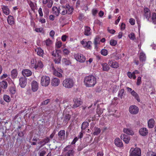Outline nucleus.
Listing matches in <instances>:
<instances>
[{
    "instance_id": "f704fd0d",
    "label": "nucleus",
    "mask_w": 156,
    "mask_h": 156,
    "mask_svg": "<svg viewBox=\"0 0 156 156\" xmlns=\"http://www.w3.org/2000/svg\"><path fill=\"white\" fill-rule=\"evenodd\" d=\"M52 13L56 16H58L59 14V8H57L56 7L54 6L52 8Z\"/></svg>"
},
{
    "instance_id": "8fccbe9b",
    "label": "nucleus",
    "mask_w": 156,
    "mask_h": 156,
    "mask_svg": "<svg viewBox=\"0 0 156 156\" xmlns=\"http://www.w3.org/2000/svg\"><path fill=\"white\" fill-rule=\"evenodd\" d=\"M128 37L130 40H134L136 39V37L134 34L133 33H131L129 34Z\"/></svg>"
},
{
    "instance_id": "338daca9",
    "label": "nucleus",
    "mask_w": 156,
    "mask_h": 156,
    "mask_svg": "<svg viewBox=\"0 0 156 156\" xmlns=\"http://www.w3.org/2000/svg\"><path fill=\"white\" fill-rule=\"evenodd\" d=\"M129 23L131 25H134L135 24L134 19L133 18H130L129 19Z\"/></svg>"
},
{
    "instance_id": "20e7f679",
    "label": "nucleus",
    "mask_w": 156,
    "mask_h": 156,
    "mask_svg": "<svg viewBox=\"0 0 156 156\" xmlns=\"http://www.w3.org/2000/svg\"><path fill=\"white\" fill-rule=\"evenodd\" d=\"M74 80L72 78H67L63 81L62 85L65 88L69 89L74 86Z\"/></svg>"
},
{
    "instance_id": "f8f14e48",
    "label": "nucleus",
    "mask_w": 156,
    "mask_h": 156,
    "mask_svg": "<svg viewBox=\"0 0 156 156\" xmlns=\"http://www.w3.org/2000/svg\"><path fill=\"white\" fill-rule=\"evenodd\" d=\"M144 16L147 21H149L151 14L149 9L147 7L145 8L144 10Z\"/></svg>"
},
{
    "instance_id": "c03bdc74",
    "label": "nucleus",
    "mask_w": 156,
    "mask_h": 156,
    "mask_svg": "<svg viewBox=\"0 0 156 156\" xmlns=\"http://www.w3.org/2000/svg\"><path fill=\"white\" fill-rule=\"evenodd\" d=\"M62 62L66 65H69L71 64V62L69 60L66 58H63L62 60Z\"/></svg>"
},
{
    "instance_id": "7ed1b4c3",
    "label": "nucleus",
    "mask_w": 156,
    "mask_h": 156,
    "mask_svg": "<svg viewBox=\"0 0 156 156\" xmlns=\"http://www.w3.org/2000/svg\"><path fill=\"white\" fill-rule=\"evenodd\" d=\"M60 53L61 51L59 50H56L51 52L52 58L55 64H58L61 63L62 57L60 54Z\"/></svg>"
},
{
    "instance_id": "c756f323",
    "label": "nucleus",
    "mask_w": 156,
    "mask_h": 156,
    "mask_svg": "<svg viewBox=\"0 0 156 156\" xmlns=\"http://www.w3.org/2000/svg\"><path fill=\"white\" fill-rule=\"evenodd\" d=\"M66 10L65 6H60L59 7V13H61L62 15H64L66 14Z\"/></svg>"
},
{
    "instance_id": "c9c22d12",
    "label": "nucleus",
    "mask_w": 156,
    "mask_h": 156,
    "mask_svg": "<svg viewBox=\"0 0 156 156\" xmlns=\"http://www.w3.org/2000/svg\"><path fill=\"white\" fill-rule=\"evenodd\" d=\"M131 94L135 98L138 102H140V100L138 94L134 90H133L131 92Z\"/></svg>"
},
{
    "instance_id": "6e6552de",
    "label": "nucleus",
    "mask_w": 156,
    "mask_h": 156,
    "mask_svg": "<svg viewBox=\"0 0 156 156\" xmlns=\"http://www.w3.org/2000/svg\"><path fill=\"white\" fill-rule=\"evenodd\" d=\"M52 69L53 75L59 78H61L62 77V73H63V71L61 69L58 68L56 69L54 66H53L52 67Z\"/></svg>"
},
{
    "instance_id": "39448f33",
    "label": "nucleus",
    "mask_w": 156,
    "mask_h": 156,
    "mask_svg": "<svg viewBox=\"0 0 156 156\" xmlns=\"http://www.w3.org/2000/svg\"><path fill=\"white\" fill-rule=\"evenodd\" d=\"M65 153V156H74L75 151L71 145L66 147L63 149Z\"/></svg>"
},
{
    "instance_id": "f257e3e1",
    "label": "nucleus",
    "mask_w": 156,
    "mask_h": 156,
    "mask_svg": "<svg viewBox=\"0 0 156 156\" xmlns=\"http://www.w3.org/2000/svg\"><path fill=\"white\" fill-rule=\"evenodd\" d=\"M83 83L86 87H93L97 83V78L93 75H90L84 77Z\"/></svg>"
},
{
    "instance_id": "09e8293b",
    "label": "nucleus",
    "mask_w": 156,
    "mask_h": 156,
    "mask_svg": "<svg viewBox=\"0 0 156 156\" xmlns=\"http://www.w3.org/2000/svg\"><path fill=\"white\" fill-rule=\"evenodd\" d=\"M101 54L104 56H106L108 53V51L105 49H102L101 51Z\"/></svg>"
},
{
    "instance_id": "423d86ee",
    "label": "nucleus",
    "mask_w": 156,
    "mask_h": 156,
    "mask_svg": "<svg viewBox=\"0 0 156 156\" xmlns=\"http://www.w3.org/2000/svg\"><path fill=\"white\" fill-rule=\"evenodd\" d=\"M129 156H141V150L139 147H132L129 151Z\"/></svg>"
},
{
    "instance_id": "a18cd8bd",
    "label": "nucleus",
    "mask_w": 156,
    "mask_h": 156,
    "mask_svg": "<svg viewBox=\"0 0 156 156\" xmlns=\"http://www.w3.org/2000/svg\"><path fill=\"white\" fill-rule=\"evenodd\" d=\"M125 90L123 89H121L119 92L118 96L120 97L121 99H122L124 94Z\"/></svg>"
},
{
    "instance_id": "ea45409f",
    "label": "nucleus",
    "mask_w": 156,
    "mask_h": 156,
    "mask_svg": "<svg viewBox=\"0 0 156 156\" xmlns=\"http://www.w3.org/2000/svg\"><path fill=\"white\" fill-rule=\"evenodd\" d=\"M89 125V122H83L81 127L82 130H85Z\"/></svg>"
},
{
    "instance_id": "69168bd1",
    "label": "nucleus",
    "mask_w": 156,
    "mask_h": 156,
    "mask_svg": "<svg viewBox=\"0 0 156 156\" xmlns=\"http://www.w3.org/2000/svg\"><path fill=\"white\" fill-rule=\"evenodd\" d=\"M50 99H47L44 101H43L42 103V105H47L50 101Z\"/></svg>"
},
{
    "instance_id": "a19ab883",
    "label": "nucleus",
    "mask_w": 156,
    "mask_h": 156,
    "mask_svg": "<svg viewBox=\"0 0 156 156\" xmlns=\"http://www.w3.org/2000/svg\"><path fill=\"white\" fill-rule=\"evenodd\" d=\"M29 5L33 11H34L35 9V6L34 2L30 1L28 2Z\"/></svg>"
},
{
    "instance_id": "9b49d317",
    "label": "nucleus",
    "mask_w": 156,
    "mask_h": 156,
    "mask_svg": "<svg viewBox=\"0 0 156 156\" xmlns=\"http://www.w3.org/2000/svg\"><path fill=\"white\" fill-rule=\"evenodd\" d=\"M129 111L131 114L135 115L137 114L139 111V108L135 105H132L129 108Z\"/></svg>"
},
{
    "instance_id": "79ce46f5",
    "label": "nucleus",
    "mask_w": 156,
    "mask_h": 156,
    "mask_svg": "<svg viewBox=\"0 0 156 156\" xmlns=\"http://www.w3.org/2000/svg\"><path fill=\"white\" fill-rule=\"evenodd\" d=\"M3 98L4 100L7 103H9L11 101V98L9 96L6 95L4 94L3 96Z\"/></svg>"
},
{
    "instance_id": "49530a36",
    "label": "nucleus",
    "mask_w": 156,
    "mask_h": 156,
    "mask_svg": "<svg viewBox=\"0 0 156 156\" xmlns=\"http://www.w3.org/2000/svg\"><path fill=\"white\" fill-rule=\"evenodd\" d=\"M153 23L155 24H156V13L155 12H153L151 17Z\"/></svg>"
},
{
    "instance_id": "774afa93",
    "label": "nucleus",
    "mask_w": 156,
    "mask_h": 156,
    "mask_svg": "<svg viewBox=\"0 0 156 156\" xmlns=\"http://www.w3.org/2000/svg\"><path fill=\"white\" fill-rule=\"evenodd\" d=\"M79 139V137H75L72 141V142L71 143V144L73 145L74 144H75L76 142Z\"/></svg>"
},
{
    "instance_id": "473e14b6",
    "label": "nucleus",
    "mask_w": 156,
    "mask_h": 156,
    "mask_svg": "<svg viewBox=\"0 0 156 156\" xmlns=\"http://www.w3.org/2000/svg\"><path fill=\"white\" fill-rule=\"evenodd\" d=\"M7 20L8 23L10 25H12L14 23V18L11 15L8 16Z\"/></svg>"
},
{
    "instance_id": "bf43d9fd",
    "label": "nucleus",
    "mask_w": 156,
    "mask_h": 156,
    "mask_svg": "<svg viewBox=\"0 0 156 156\" xmlns=\"http://www.w3.org/2000/svg\"><path fill=\"white\" fill-rule=\"evenodd\" d=\"M38 144H41V145L40 146L38 149V150H39L41 147L45 145L46 144L44 142V140H41V141L38 142Z\"/></svg>"
},
{
    "instance_id": "1a4fd4ad",
    "label": "nucleus",
    "mask_w": 156,
    "mask_h": 156,
    "mask_svg": "<svg viewBox=\"0 0 156 156\" xmlns=\"http://www.w3.org/2000/svg\"><path fill=\"white\" fill-rule=\"evenodd\" d=\"M74 58L75 59L79 62L83 63L85 62L86 58L83 55L80 53H77L74 55Z\"/></svg>"
},
{
    "instance_id": "13d9d810",
    "label": "nucleus",
    "mask_w": 156,
    "mask_h": 156,
    "mask_svg": "<svg viewBox=\"0 0 156 156\" xmlns=\"http://www.w3.org/2000/svg\"><path fill=\"white\" fill-rule=\"evenodd\" d=\"M141 78L140 76H138L137 78L136 84L137 85H140L141 83Z\"/></svg>"
},
{
    "instance_id": "c85d7f7f",
    "label": "nucleus",
    "mask_w": 156,
    "mask_h": 156,
    "mask_svg": "<svg viewBox=\"0 0 156 156\" xmlns=\"http://www.w3.org/2000/svg\"><path fill=\"white\" fill-rule=\"evenodd\" d=\"M18 75L17 71L16 69H14L12 70L11 72V76L12 79L16 78Z\"/></svg>"
},
{
    "instance_id": "72a5a7b5",
    "label": "nucleus",
    "mask_w": 156,
    "mask_h": 156,
    "mask_svg": "<svg viewBox=\"0 0 156 156\" xmlns=\"http://www.w3.org/2000/svg\"><path fill=\"white\" fill-rule=\"evenodd\" d=\"M139 59L140 61L145 62L146 59L145 54L143 52H141L140 54Z\"/></svg>"
},
{
    "instance_id": "393cba45",
    "label": "nucleus",
    "mask_w": 156,
    "mask_h": 156,
    "mask_svg": "<svg viewBox=\"0 0 156 156\" xmlns=\"http://www.w3.org/2000/svg\"><path fill=\"white\" fill-rule=\"evenodd\" d=\"M35 51L37 52V55L41 57H43L44 52L43 50L40 47H38L36 49Z\"/></svg>"
},
{
    "instance_id": "412c9836",
    "label": "nucleus",
    "mask_w": 156,
    "mask_h": 156,
    "mask_svg": "<svg viewBox=\"0 0 156 156\" xmlns=\"http://www.w3.org/2000/svg\"><path fill=\"white\" fill-rule=\"evenodd\" d=\"M65 132L64 130H61L58 133V136L59 140H63L65 139Z\"/></svg>"
},
{
    "instance_id": "4d7b16f0",
    "label": "nucleus",
    "mask_w": 156,
    "mask_h": 156,
    "mask_svg": "<svg viewBox=\"0 0 156 156\" xmlns=\"http://www.w3.org/2000/svg\"><path fill=\"white\" fill-rule=\"evenodd\" d=\"M63 55H68L69 54L70 51L67 49H65L63 50Z\"/></svg>"
},
{
    "instance_id": "6ab92c4d",
    "label": "nucleus",
    "mask_w": 156,
    "mask_h": 156,
    "mask_svg": "<svg viewBox=\"0 0 156 156\" xmlns=\"http://www.w3.org/2000/svg\"><path fill=\"white\" fill-rule=\"evenodd\" d=\"M121 139L123 140L126 144H128L129 143L130 140V137L127 135L122 134L120 137Z\"/></svg>"
},
{
    "instance_id": "603ef678",
    "label": "nucleus",
    "mask_w": 156,
    "mask_h": 156,
    "mask_svg": "<svg viewBox=\"0 0 156 156\" xmlns=\"http://www.w3.org/2000/svg\"><path fill=\"white\" fill-rule=\"evenodd\" d=\"M62 42L61 41H58L56 43L55 45L57 48H60L62 46Z\"/></svg>"
},
{
    "instance_id": "864d4df0",
    "label": "nucleus",
    "mask_w": 156,
    "mask_h": 156,
    "mask_svg": "<svg viewBox=\"0 0 156 156\" xmlns=\"http://www.w3.org/2000/svg\"><path fill=\"white\" fill-rule=\"evenodd\" d=\"M127 75L128 77L129 78H133V79H134V77L133 75V72L131 73L130 72H128L127 73Z\"/></svg>"
},
{
    "instance_id": "f03ea898",
    "label": "nucleus",
    "mask_w": 156,
    "mask_h": 156,
    "mask_svg": "<svg viewBox=\"0 0 156 156\" xmlns=\"http://www.w3.org/2000/svg\"><path fill=\"white\" fill-rule=\"evenodd\" d=\"M43 66V64L41 60H36L34 58L31 59L30 65V67L31 68H34L36 69H40L42 68Z\"/></svg>"
},
{
    "instance_id": "e2e57ef3",
    "label": "nucleus",
    "mask_w": 156,
    "mask_h": 156,
    "mask_svg": "<svg viewBox=\"0 0 156 156\" xmlns=\"http://www.w3.org/2000/svg\"><path fill=\"white\" fill-rule=\"evenodd\" d=\"M43 29L42 27L36 28L35 30L37 32H42Z\"/></svg>"
},
{
    "instance_id": "cd10ccee",
    "label": "nucleus",
    "mask_w": 156,
    "mask_h": 156,
    "mask_svg": "<svg viewBox=\"0 0 156 156\" xmlns=\"http://www.w3.org/2000/svg\"><path fill=\"white\" fill-rule=\"evenodd\" d=\"M91 34V30L90 27L86 26L85 27L84 31V34L87 36H89Z\"/></svg>"
},
{
    "instance_id": "052dcab7",
    "label": "nucleus",
    "mask_w": 156,
    "mask_h": 156,
    "mask_svg": "<svg viewBox=\"0 0 156 156\" xmlns=\"http://www.w3.org/2000/svg\"><path fill=\"white\" fill-rule=\"evenodd\" d=\"M38 12L39 15V16L41 17H43V14L42 11V9L41 7H40L39 9Z\"/></svg>"
},
{
    "instance_id": "dca6fc26",
    "label": "nucleus",
    "mask_w": 156,
    "mask_h": 156,
    "mask_svg": "<svg viewBox=\"0 0 156 156\" xmlns=\"http://www.w3.org/2000/svg\"><path fill=\"white\" fill-rule=\"evenodd\" d=\"M114 143L117 147L120 148L123 147L124 145L122 141L119 138H116L114 140Z\"/></svg>"
},
{
    "instance_id": "4468645a",
    "label": "nucleus",
    "mask_w": 156,
    "mask_h": 156,
    "mask_svg": "<svg viewBox=\"0 0 156 156\" xmlns=\"http://www.w3.org/2000/svg\"><path fill=\"white\" fill-rule=\"evenodd\" d=\"M74 104L72 106V108H76L79 107L82 104V101L80 98H76L73 100Z\"/></svg>"
},
{
    "instance_id": "2eb2a0df",
    "label": "nucleus",
    "mask_w": 156,
    "mask_h": 156,
    "mask_svg": "<svg viewBox=\"0 0 156 156\" xmlns=\"http://www.w3.org/2000/svg\"><path fill=\"white\" fill-rule=\"evenodd\" d=\"M27 83V79L25 77H21L19 79V84L21 87H24Z\"/></svg>"
},
{
    "instance_id": "b1692460",
    "label": "nucleus",
    "mask_w": 156,
    "mask_h": 156,
    "mask_svg": "<svg viewBox=\"0 0 156 156\" xmlns=\"http://www.w3.org/2000/svg\"><path fill=\"white\" fill-rule=\"evenodd\" d=\"M108 63L112 68H117L119 66V64L115 61H110Z\"/></svg>"
},
{
    "instance_id": "4c0bfd02",
    "label": "nucleus",
    "mask_w": 156,
    "mask_h": 156,
    "mask_svg": "<svg viewBox=\"0 0 156 156\" xmlns=\"http://www.w3.org/2000/svg\"><path fill=\"white\" fill-rule=\"evenodd\" d=\"M101 132V129L100 128L98 127H95L94 128V132L93 133V135L94 136H97Z\"/></svg>"
},
{
    "instance_id": "bb28decb",
    "label": "nucleus",
    "mask_w": 156,
    "mask_h": 156,
    "mask_svg": "<svg viewBox=\"0 0 156 156\" xmlns=\"http://www.w3.org/2000/svg\"><path fill=\"white\" fill-rule=\"evenodd\" d=\"M155 125V121L153 119H150L148 121V126L149 128H153Z\"/></svg>"
},
{
    "instance_id": "7c9ffc66",
    "label": "nucleus",
    "mask_w": 156,
    "mask_h": 156,
    "mask_svg": "<svg viewBox=\"0 0 156 156\" xmlns=\"http://www.w3.org/2000/svg\"><path fill=\"white\" fill-rule=\"evenodd\" d=\"M9 91L11 97L12 95L16 93V87L15 86H11L9 88Z\"/></svg>"
},
{
    "instance_id": "de8ad7c7",
    "label": "nucleus",
    "mask_w": 156,
    "mask_h": 156,
    "mask_svg": "<svg viewBox=\"0 0 156 156\" xmlns=\"http://www.w3.org/2000/svg\"><path fill=\"white\" fill-rule=\"evenodd\" d=\"M44 42L45 44L47 46H49L52 44V41L49 38H48Z\"/></svg>"
},
{
    "instance_id": "a211bd4d",
    "label": "nucleus",
    "mask_w": 156,
    "mask_h": 156,
    "mask_svg": "<svg viewBox=\"0 0 156 156\" xmlns=\"http://www.w3.org/2000/svg\"><path fill=\"white\" fill-rule=\"evenodd\" d=\"M65 8L66 9V14H72L74 9L73 7L70 6L69 4H66Z\"/></svg>"
},
{
    "instance_id": "aec40b11",
    "label": "nucleus",
    "mask_w": 156,
    "mask_h": 156,
    "mask_svg": "<svg viewBox=\"0 0 156 156\" xmlns=\"http://www.w3.org/2000/svg\"><path fill=\"white\" fill-rule=\"evenodd\" d=\"M139 134L142 136H145L147 135L148 132L146 128H141L139 131Z\"/></svg>"
},
{
    "instance_id": "ddd939ff",
    "label": "nucleus",
    "mask_w": 156,
    "mask_h": 156,
    "mask_svg": "<svg viewBox=\"0 0 156 156\" xmlns=\"http://www.w3.org/2000/svg\"><path fill=\"white\" fill-rule=\"evenodd\" d=\"M60 82V80L56 77H54L51 79V84L54 87H57L59 85Z\"/></svg>"
},
{
    "instance_id": "a878e982",
    "label": "nucleus",
    "mask_w": 156,
    "mask_h": 156,
    "mask_svg": "<svg viewBox=\"0 0 156 156\" xmlns=\"http://www.w3.org/2000/svg\"><path fill=\"white\" fill-rule=\"evenodd\" d=\"M71 115L69 114H66L63 117V122L67 124L68 123L71 118Z\"/></svg>"
},
{
    "instance_id": "680f3d73",
    "label": "nucleus",
    "mask_w": 156,
    "mask_h": 156,
    "mask_svg": "<svg viewBox=\"0 0 156 156\" xmlns=\"http://www.w3.org/2000/svg\"><path fill=\"white\" fill-rule=\"evenodd\" d=\"M39 21L42 24L46 22L45 19L44 18H43L42 17H40L39 20Z\"/></svg>"
},
{
    "instance_id": "5701e85b",
    "label": "nucleus",
    "mask_w": 156,
    "mask_h": 156,
    "mask_svg": "<svg viewBox=\"0 0 156 156\" xmlns=\"http://www.w3.org/2000/svg\"><path fill=\"white\" fill-rule=\"evenodd\" d=\"M123 132L124 133L130 135H133L134 134L133 131L131 128H124L123 129Z\"/></svg>"
},
{
    "instance_id": "4be33fe9",
    "label": "nucleus",
    "mask_w": 156,
    "mask_h": 156,
    "mask_svg": "<svg viewBox=\"0 0 156 156\" xmlns=\"http://www.w3.org/2000/svg\"><path fill=\"white\" fill-rule=\"evenodd\" d=\"M22 74L24 76H29L31 75L32 73L31 71L28 69H24L22 71Z\"/></svg>"
},
{
    "instance_id": "3c124183",
    "label": "nucleus",
    "mask_w": 156,
    "mask_h": 156,
    "mask_svg": "<svg viewBox=\"0 0 156 156\" xmlns=\"http://www.w3.org/2000/svg\"><path fill=\"white\" fill-rule=\"evenodd\" d=\"M97 114L98 115V117H100V116L102 114L103 111L101 108H98L97 109L96 112Z\"/></svg>"
},
{
    "instance_id": "0e129e2a",
    "label": "nucleus",
    "mask_w": 156,
    "mask_h": 156,
    "mask_svg": "<svg viewBox=\"0 0 156 156\" xmlns=\"http://www.w3.org/2000/svg\"><path fill=\"white\" fill-rule=\"evenodd\" d=\"M98 11L96 9H93L92 10V15L94 16H95L98 12Z\"/></svg>"
},
{
    "instance_id": "f3484780",
    "label": "nucleus",
    "mask_w": 156,
    "mask_h": 156,
    "mask_svg": "<svg viewBox=\"0 0 156 156\" xmlns=\"http://www.w3.org/2000/svg\"><path fill=\"white\" fill-rule=\"evenodd\" d=\"M31 89L33 92L37 91L39 87L38 83L36 81H33L31 84Z\"/></svg>"
},
{
    "instance_id": "6e6d98bb",
    "label": "nucleus",
    "mask_w": 156,
    "mask_h": 156,
    "mask_svg": "<svg viewBox=\"0 0 156 156\" xmlns=\"http://www.w3.org/2000/svg\"><path fill=\"white\" fill-rule=\"evenodd\" d=\"M47 4V6L49 8H51L53 5V2L52 0H49Z\"/></svg>"
},
{
    "instance_id": "2f4dec72",
    "label": "nucleus",
    "mask_w": 156,
    "mask_h": 156,
    "mask_svg": "<svg viewBox=\"0 0 156 156\" xmlns=\"http://www.w3.org/2000/svg\"><path fill=\"white\" fill-rule=\"evenodd\" d=\"M3 13L6 15H9L10 13L9 10L7 6H3L2 7Z\"/></svg>"
},
{
    "instance_id": "0eeeda50",
    "label": "nucleus",
    "mask_w": 156,
    "mask_h": 156,
    "mask_svg": "<svg viewBox=\"0 0 156 156\" xmlns=\"http://www.w3.org/2000/svg\"><path fill=\"white\" fill-rule=\"evenodd\" d=\"M50 83V77L46 76H43L41 78V84L43 86H48Z\"/></svg>"
},
{
    "instance_id": "9d476101",
    "label": "nucleus",
    "mask_w": 156,
    "mask_h": 156,
    "mask_svg": "<svg viewBox=\"0 0 156 156\" xmlns=\"http://www.w3.org/2000/svg\"><path fill=\"white\" fill-rule=\"evenodd\" d=\"M81 44L85 48L89 49H90L91 48V45L92 43L90 41H88L87 42L85 41V39H83L81 41Z\"/></svg>"
},
{
    "instance_id": "e433bc0d",
    "label": "nucleus",
    "mask_w": 156,
    "mask_h": 156,
    "mask_svg": "<svg viewBox=\"0 0 156 156\" xmlns=\"http://www.w3.org/2000/svg\"><path fill=\"white\" fill-rule=\"evenodd\" d=\"M103 70V71H108L110 69L109 66L106 63H104L101 64Z\"/></svg>"
},
{
    "instance_id": "5fc2aeb1",
    "label": "nucleus",
    "mask_w": 156,
    "mask_h": 156,
    "mask_svg": "<svg viewBox=\"0 0 156 156\" xmlns=\"http://www.w3.org/2000/svg\"><path fill=\"white\" fill-rule=\"evenodd\" d=\"M110 44L112 46H115L117 44V41L114 40L112 39L110 41Z\"/></svg>"
},
{
    "instance_id": "58836bf2",
    "label": "nucleus",
    "mask_w": 156,
    "mask_h": 156,
    "mask_svg": "<svg viewBox=\"0 0 156 156\" xmlns=\"http://www.w3.org/2000/svg\"><path fill=\"white\" fill-rule=\"evenodd\" d=\"M94 43V45L95 48H97L98 47V44L100 43L99 37L98 36H96L95 38Z\"/></svg>"
},
{
    "instance_id": "37998d69",
    "label": "nucleus",
    "mask_w": 156,
    "mask_h": 156,
    "mask_svg": "<svg viewBox=\"0 0 156 156\" xmlns=\"http://www.w3.org/2000/svg\"><path fill=\"white\" fill-rule=\"evenodd\" d=\"M1 87L4 89H6L7 87L8 84L7 82L5 81H2L0 83Z\"/></svg>"
}]
</instances>
